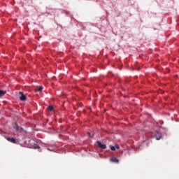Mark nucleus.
<instances>
[{"label": "nucleus", "mask_w": 179, "mask_h": 179, "mask_svg": "<svg viewBox=\"0 0 179 179\" xmlns=\"http://www.w3.org/2000/svg\"><path fill=\"white\" fill-rule=\"evenodd\" d=\"M96 145L98 146V148H99L100 149H106L107 146L106 145V144H103L101 143V142L100 141H96Z\"/></svg>", "instance_id": "nucleus-1"}, {"label": "nucleus", "mask_w": 179, "mask_h": 179, "mask_svg": "<svg viewBox=\"0 0 179 179\" xmlns=\"http://www.w3.org/2000/svg\"><path fill=\"white\" fill-rule=\"evenodd\" d=\"M19 94H20V100H21V101H26L27 100V97H26V95H24V94H23L22 92H19Z\"/></svg>", "instance_id": "nucleus-2"}, {"label": "nucleus", "mask_w": 179, "mask_h": 179, "mask_svg": "<svg viewBox=\"0 0 179 179\" xmlns=\"http://www.w3.org/2000/svg\"><path fill=\"white\" fill-rule=\"evenodd\" d=\"M109 148L110 150L115 151V149H120V145L118 144H116L115 147L113 145H110Z\"/></svg>", "instance_id": "nucleus-3"}, {"label": "nucleus", "mask_w": 179, "mask_h": 179, "mask_svg": "<svg viewBox=\"0 0 179 179\" xmlns=\"http://www.w3.org/2000/svg\"><path fill=\"white\" fill-rule=\"evenodd\" d=\"M155 138L157 139V141H159L162 138V134L156 132L155 134Z\"/></svg>", "instance_id": "nucleus-4"}, {"label": "nucleus", "mask_w": 179, "mask_h": 179, "mask_svg": "<svg viewBox=\"0 0 179 179\" xmlns=\"http://www.w3.org/2000/svg\"><path fill=\"white\" fill-rule=\"evenodd\" d=\"M6 140L8 141V142H11V143H16V139L14 138L7 137Z\"/></svg>", "instance_id": "nucleus-5"}, {"label": "nucleus", "mask_w": 179, "mask_h": 179, "mask_svg": "<svg viewBox=\"0 0 179 179\" xmlns=\"http://www.w3.org/2000/svg\"><path fill=\"white\" fill-rule=\"evenodd\" d=\"M13 128L14 129H16V131H20V129H22V127H19V125H17V123H15L13 124Z\"/></svg>", "instance_id": "nucleus-6"}, {"label": "nucleus", "mask_w": 179, "mask_h": 179, "mask_svg": "<svg viewBox=\"0 0 179 179\" xmlns=\"http://www.w3.org/2000/svg\"><path fill=\"white\" fill-rule=\"evenodd\" d=\"M110 162H112L113 163H118V159H117L115 157H113L112 158H110Z\"/></svg>", "instance_id": "nucleus-7"}, {"label": "nucleus", "mask_w": 179, "mask_h": 179, "mask_svg": "<svg viewBox=\"0 0 179 179\" xmlns=\"http://www.w3.org/2000/svg\"><path fill=\"white\" fill-rule=\"evenodd\" d=\"M43 89V86H39L36 89V92H42Z\"/></svg>", "instance_id": "nucleus-8"}, {"label": "nucleus", "mask_w": 179, "mask_h": 179, "mask_svg": "<svg viewBox=\"0 0 179 179\" xmlns=\"http://www.w3.org/2000/svg\"><path fill=\"white\" fill-rule=\"evenodd\" d=\"M6 93V92L0 90V97H2V96H5Z\"/></svg>", "instance_id": "nucleus-9"}, {"label": "nucleus", "mask_w": 179, "mask_h": 179, "mask_svg": "<svg viewBox=\"0 0 179 179\" xmlns=\"http://www.w3.org/2000/svg\"><path fill=\"white\" fill-rule=\"evenodd\" d=\"M52 110H54V107H52V106H48L49 111H52Z\"/></svg>", "instance_id": "nucleus-10"}, {"label": "nucleus", "mask_w": 179, "mask_h": 179, "mask_svg": "<svg viewBox=\"0 0 179 179\" xmlns=\"http://www.w3.org/2000/svg\"><path fill=\"white\" fill-rule=\"evenodd\" d=\"M36 149H40V146L37 145Z\"/></svg>", "instance_id": "nucleus-11"}, {"label": "nucleus", "mask_w": 179, "mask_h": 179, "mask_svg": "<svg viewBox=\"0 0 179 179\" xmlns=\"http://www.w3.org/2000/svg\"><path fill=\"white\" fill-rule=\"evenodd\" d=\"M88 135H89L90 137H92V136H90V133H88Z\"/></svg>", "instance_id": "nucleus-12"}, {"label": "nucleus", "mask_w": 179, "mask_h": 179, "mask_svg": "<svg viewBox=\"0 0 179 179\" xmlns=\"http://www.w3.org/2000/svg\"><path fill=\"white\" fill-rule=\"evenodd\" d=\"M138 71H139V69H138Z\"/></svg>", "instance_id": "nucleus-13"}]
</instances>
